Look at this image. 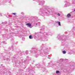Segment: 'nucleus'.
Returning <instances> with one entry per match:
<instances>
[{"mask_svg":"<svg viewBox=\"0 0 75 75\" xmlns=\"http://www.w3.org/2000/svg\"><path fill=\"white\" fill-rule=\"evenodd\" d=\"M26 25L29 26V27H31V24L30 23H28L26 24Z\"/></svg>","mask_w":75,"mask_h":75,"instance_id":"1","label":"nucleus"},{"mask_svg":"<svg viewBox=\"0 0 75 75\" xmlns=\"http://www.w3.org/2000/svg\"><path fill=\"white\" fill-rule=\"evenodd\" d=\"M74 11H75V9H74Z\"/></svg>","mask_w":75,"mask_h":75,"instance_id":"10","label":"nucleus"},{"mask_svg":"<svg viewBox=\"0 0 75 75\" xmlns=\"http://www.w3.org/2000/svg\"><path fill=\"white\" fill-rule=\"evenodd\" d=\"M13 14H14V15H16V13H13Z\"/></svg>","mask_w":75,"mask_h":75,"instance_id":"8","label":"nucleus"},{"mask_svg":"<svg viewBox=\"0 0 75 75\" xmlns=\"http://www.w3.org/2000/svg\"><path fill=\"white\" fill-rule=\"evenodd\" d=\"M71 16V15L69 13L67 16V17H68V18H69V17H70Z\"/></svg>","mask_w":75,"mask_h":75,"instance_id":"2","label":"nucleus"},{"mask_svg":"<svg viewBox=\"0 0 75 75\" xmlns=\"http://www.w3.org/2000/svg\"><path fill=\"white\" fill-rule=\"evenodd\" d=\"M36 25H38V24L36 23Z\"/></svg>","mask_w":75,"mask_h":75,"instance_id":"9","label":"nucleus"},{"mask_svg":"<svg viewBox=\"0 0 75 75\" xmlns=\"http://www.w3.org/2000/svg\"><path fill=\"white\" fill-rule=\"evenodd\" d=\"M58 24L59 25L61 26V22H58Z\"/></svg>","mask_w":75,"mask_h":75,"instance_id":"6","label":"nucleus"},{"mask_svg":"<svg viewBox=\"0 0 75 75\" xmlns=\"http://www.w3.org/2000/svg\"><path fill=\"white\" fill-rule=\"evenodd\" d=\"M56 73L57 74H59V73H60L59 71H56Z\"/></svg>","mask_w":75,"mask_h":75,"instance_id":"5","label":"nucleus"},{"mask_svg":"<svg viewBox=\"0 0 75 75\" xmlns=\"http://www.w3.org/2000/svg\"><path fill=\"white\" fill-rule=\"evenodd\" d=\"M63 54H65L66 53V51L64 50L63 51Z\"/></svg>","mask_w":75,"mask_h":75,"instance_id":"4","label":"nucleus"},{"mask_svg":"<svg viewBox=\"0 0 75 75\" xmlns=\"http://www.w3.org/2000/svg\"><path fill=\"white\" fill-rule=\"evenodd\" d=\"M57 15L58 16H60V14L59 13H57Z\"/></svg>","mask_w":75,"mask_h":75,"instance_id":"7","label":"nucleus"},{"mask_svg":"<svg viewBox=\"0 0 75 75\" xmlns=\"http://www.w3.org/2000/svg\"><path fill=\"white\" fill-rule=\"evenodd\" d=\"M29 38L30 39H32V36H31V35H29Z\"/></svg>","mask_w":75,"mask_h":75,"instance_id":"3","label":"nucleus"}]
</instances>
